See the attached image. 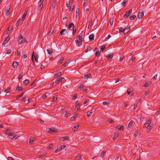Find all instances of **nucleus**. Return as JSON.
<instances>
[{
  "label": "nucleus",
  "mask_w": 160,
  "mask_h": 160,
  "mask_svg": "<svg viewBox=\"0 0 160 160\" xmlns=\"http://www.w3.org/2000/svg\"><path fill=\"white\" fill-rule=\"evenodd\" d=\"M78 39L76 40L75 42L77 46L78 47L81 46L83 38L82 36L78 35Z\"/></svg>",
  "instance_id": "1"
},
{
  "label": "nucleus",
  "mask_w": 160,
  "mask_h": 160,
  "mask_svg": "<svg viewBox=\"0 0 160 160\" xmlns=\"http://www.w3.org/2000/svg\"><path fill=\"white\" fill-rule=\"evenodd\" d=\"M27 42L26 40L22 37V35H20L19 38L18 40V43L19 44H21L23 42Z\"/></svg>",
  "instance_id": "2"
},
{
  "label": "nucleus",
  "mask_w": 160,
  "mask_h": 160,
  "mask_svg": "<svg viewBox=\"0 0 160 160\" xmlns=\"http://www.w3.org/2000/svg\"><path fill=\"white\" fill-rule=\"evenodd\" d=\"M54 78H57L58 77L60 76L61 75V72L59 71H57L54 72Z\"/></svg>",
  "instance_id": "3"
},
{
  "label": "nucleus",
  "mask_w": 160,
  "mask_h": 160,
  "mask_svg": "<svg viewBox=\"0 0 160 160\" xmlns=\"http://www.w3.org/2000/svg\"><path fill=\"white\" fill-rule=\"evenodd\" d=\"M66 147V146L65 145H62L59 147H58L57 150L55 151V153H57L59 151L63 149L64 148Z\"/></svg>",
  "instance_id": "4"
},
{
  "label": "nucleus",
  "mask_w": 160,
  "mask_h": 160,
  "mask_svg": "<svg viewBox=\"0 0 160 160\" xmlns=\"http://www.w3.org/2000/svg\"><path fill=\"white\" fill-rule=\"evenodd\" d=\"M56 130L54 128H49L46 129V131L48 132L51 133L52 132H56Z\"/></svg>",
  "instance_id": "5"
},
{
  "label": "nucleus",
  "mask_w": 160,
  "mask_h": 160,
  "mask_svg": "<svg viewBox=\"0 0 160 160\" xmlns=\"http://www.w3.org/2000/svg\"><path fill=\"white\" fill-rule=\"evenodd\" d=\"M10 37L9 35H8L6 38L5 39L4 41L3 44L2 45H5V44H6L8 42L9 40L10 39Z\"/></svg>",
  "instance_id": "6"
},
{
  "label": "nucleus",
  "mask_w": 160,
  "mask_h": 160,
  "mask_svg": "<svg viewBox=\"0 0 160 160\" xmlns=\"http://www.w3.org/2000/svg\"><path fill=\"white\" fill-rule=\"evenodd\" d=\"M68 28L69 29H71V28H72V30H76V28H75L74 26V25L72 23H70L68 26Z\"/></svg>",
  "instance_id": "7"
},
{
  "label": "nucleus",
  "mask_w": 160,
  "mask_h": 160,
  "mask_svg": "<svg viewBox=\"0 0 160 160\" xmlns=\"http://www.w3.org/2000/svg\"><path fill=\"white\" fill-rule=\"evenodd\" d=\"M78 102V101H77L76 102V105L75 108V109L77 111H78V110L80 109V105L78 103H77V102Z\"/></svg>",
  "instance_id": "8"
},
{
  "label": "nucleus",
  "mask_w": 160,
  "mask_h": 160,
  "mask_svg": "<svg viewBox=\"0 0 160 160\" xmlns=\"http://www.w3.org/2000/svg\"><path fill=\"white\" fill-rule=\"evenodd\" d=\"M63 79H64V78L63 77L58 78L56 80L55 83H58L60 82Z\"/></svg>",
  "instance_id": "9"
},
{
  "label": "nucleus",
  "mask_w": 160,
  "mask_h": 160,
  "mask_svg": "<svg viewBox=\"0 0 160 160\" xmlns=\"http://www.w3.org/2000/svg\"><path fill=\"white\" fill-rule=\"evenodd\" d=\"M7 8H8V9L6 10L5 11V14L6 16H8L10 13V6H8Z\"/></svg>",
  "instance_id": "10"
},
{
  "label": "nucleus",
  "mask_w": 160,
  "mask_h": 160,
  "mask_svg": "<svg viewBox=\"0 0 160 160\" xmlns=\"http://www.w3.org/2000/svg\"><path fill=\"white\" fill-rule=\"evenodd\" d=\"M9 136L10 137V138L12 139H13L14 138L16 137V134L15 133L12 132L11 133H10V135Z\"/></svg>",
  "instance_id": "11"
},
{
  "label": "nucleus",
  "mask_w": 160,
  "mask_h": 160,
  "mask_svg": "<svg viewBox=\"0 0 160 160\" xmlns=\"http://www.w3.org/2000/svg\"><path fill=\"white\" fill-rule=\"evenodd\" d=\"M144 13L143 12H141L139 13L138 15V17L139 19L141 18L143 16Z\"/></svg>",
  "instance_id": "12"
},
{
  "label": "nucleus",
  "mask_w": 160,
  "mask_h": 160,
  "mask_svg": "<svg viewBox=\"0 0 160 160\" xmlns=\"http://www.w3.org/2000/svg\"><path fill=\"white\" fill-rule=\"evenodd\" d=\"M130 14L127 11L124 14L123 16V18H125L129 16Z\"/></svg>",
  "instance_id": "13"
},
{
  "label": "nucleus",
  "mask_w": 160,
  "mask_h": 160,
  "mask_svg": "<svg viewBox=\"0 0 160 160\" xmlns=\"http://www.w3.org/2000/svg\"><path fill=\"white\" fill-rule=\"evenodd\" d=\"M27 13V11H25L23 13V16H22V21H24L25 18L26 17Z\"/></svg>",
  "instance_id": "14"
},
{
  "label": "nucleus",
  "mask_w": 160,
  "mask_h": 160,
  "mask_svg": "<svg viewBox=\"0 0 160 160\" xmlns=\"http://www.w3.org/2000/svg\"><path fill=\"white\" fill-rule=\"evenodd\" d=\"M81 155L79 154L75 158V160H80L81 158Z\"/></svg>",
  "instance_id": "15"
},
{
  "label": "nucleus",
  "mask_w": 160,
  "mask_h": 160,
  "mask_svg": "<svg viewBox=\"0 0 160 160\" xmlns=\"http://www.w3.org/2000/svg\"><path fill=\"white\" fill-rule=\"evenodd\" d=\"M18 65V63L17 62H14L12 64V67L14 68H17Z\"/></svg>",
  "instance_id": "16"
},
{
  "label": "nucleus",
  "mask_w": 160,
  "mask_h": 160,
  "mask_svg": "<svg viewBox=\"0 0 160 160\" xmlns=\"http://www.w3.org/2000/svg\"><path fill=\"white\" fill-rule=\"evenodd\" d=\"M116 128L118 130H122L124 129V127L122 126H118L116 127Z\"/></svg>",
  "instance_id": "17"
},
{
  "label": "nucleus",
  "mask_w": 160,
  "mask_h": 160,
  "mask_svg": "<svg viewBox=\"0 0 160 160\" xmlns=\"http://www.w3.org/2000/svg\"><path fill=\"white\" fill-rule=\"evenodd\" d=\"M131 26H130L128 28H121L120 29H119V30H127L128 29L129 30H130L131 28Z\"/></svg>",
  "instance_id": "18"
},
{
  "label": "nucleus",
  "mask_w": 160,
  "mask_h": 160,
  "mask_svg": "<svg viewBox=\"0 0 160 160\" xmlns=\"http://www.w3.org/2000/svg\"><path fill=\"white\" fill-rule=\"evenodd\" d=\"M133 123H134L133 121L132 120H131L130 122L129 123H128V128H131L132 127V125L133 124Z\"/></svg>",
  "instance_id": "19"
},
{
  "label": "nucleus",
  "mask_w": 160,
  "mask_h": 160,
  "mask_svg": "<svg viewBox=\"0 0 160 160\" xmlns=\"http://www.w3.org/2000/svg\"><path fill=\"white\" fill-rule=\"evenodd\" d=\"M107 58L108 59H111L113 57V54H109L108 55H107Z\"/></svg>",
  "instance_id": "20"
},
{
  "label": "nucleus",
  "mask_w": 160,
  "mask_h": 160,
  "mask_svg": "<svg viewBox=\"0 0 160 160\" xmlns=\"http://www.w3.org/2000/svg\"><path fill=\"white\" fill-rule=\"evenodd\" d=\"M36 140L35 138H30L29 140V143H32Z\"/></svg>",
  "instance_id": "21"
},
{
  "label": "nucleus",
  "mask_w": 160,
  "mask_h": 160,
  "mask_svg": "<svg viewBox=\"0 0 160 160\" xmlns=\"http://www.w3.org/2000/svg\"><path fill=\"white\" fill-rule=\"evenodd\" d=\"M38 4H39V7H38V10H40L42 7H43V4L42 3H38Z\"/></svg>",
  "instance_id": "22"
},
{
  "label": "nucleus",
  "mask_w": 160,
  "mask_h": 160,
  "mask_svg": "<svg viewBox=\"0 0 160 160\" xmlns=\"http://www.w3.org/2000/svg\"><path fill=\"white\" fill-rule=\"evenodd\" d=\"M48 53L49 54H51L52 53V50L51 48H49L47 49Z\"/></svg>",
  "instance_id": "23"
},
{
  "label": "nucleus",
  "mask_w": 160,
  "mask_h": 160,
  "mask_svg": "<svg viewBox=\"0 0 160 160\" xmlns=\"http://www.w3.org/2000/svg\"><path fill=\"white\" fill-rule=\"evenodd\" d=\"M92 113V110L90 111H89L87 112V115L88 117L90 116Z\"/></svg>",
  "instance_id": "24"
},
{
  "label": "nucleus",
  "mask_w": 160,
  "mask_h": 160,
  "mask_svg": "<svg viewBox=\"0 0 160 160\" xmlns=\"http://www.w3.org/2000/svg\"><path fill=\"white\" fill-rule=\"evenodd\" d=\"M78 125L75 126L74 128H72V130H73L74 131H77V130L78 129Z\"/></svg>",
  "instance_id": "25"
},
{
  "label": "nucleus",
  "mask_w": 160,
  "mask_h": 160,
  "mask_svg": "<svg viewBox=\"0 0 160 160\" xmlns=\"http://www.w3.org/2000/svg\"><path fill=\"white\" fill-rule=\"evenodd\" d=\"M89 39L90 40H93L94 39V35L91 34L89 36Z\"/></svg>",
  "instance_id": "26"
},
{
  "label": "nucleus",
  "mask_w": 160,
  "mask_h": 160,
  "mask_svg": "<svg viewBox=\"0 0 160 160\" xmlns=\"http://www.w3.org/2000/svg\"><path fill=\"white\" fill-rule=\"evenodd\" d=\"M29 82V80L28 79H26L23 82V84L26 85L28 84Z\"/></svg>",
  "instance_id": "27"
},
{
  "label": "nucleus",
  "mask_w": 160,
  "mask_h": 160,
  "mask_svg": "<svg viewBox=\"0 0 160 160\" xmlns=\"http://www.w3.org/2000/svg\"><path fill=\"white\" fill-rule=\"evenodd\" d=\"M152 129L151 126H150V125L148 126V128H147V129L146 131L147 132H149Z\"/></svg>",
  "instance_id": "28"
},
{
  "label": "nucleus",
  "mask_w": 160,
  "mask_h": 160,
  "mask_svg": "<svg viewBox=\"0 0 160 160\" xmlns=\"http://www.w3.org/2000/svg\"><path fill=\"white\" fill-rule=\"evenodd\" d=\"M114 19L113 18L110 19V25L111 26H112L113 24Z\"/></svg>",
  "instance_id": "29"
},
{
  "label": "nucleus",
  "mask_w": 160,
  "mask_h": 160,
  "mask_svg": "<svg viewBox=\"0 0 160 160\" xmlns=\"http://www.w3.org/2000/svg\"><path fill=\"white\" fill-rule=\"evenodd\" d=\"M63 139V140H69V137L67 136H65L62 138Z\"/></svg>",
  "instance_id": "30"
},
{
  "label": "nucleus",
  "mask_w": 160,
  "mask_h": 160,
  "mask_svg": "<svg viewBox=\"0 0 160 160\" xmlns=\"http://www.w3.org/2000/svg\"><path fill=\"white\" fill-rule=\"evenodd\" d=\"M53 147V145L52 144H50L47 147L48 149H52Z\"/></svg>",
  "instance_id": "31"
},
{
  "label": "nucleus",
  "mask_w": 160,
  "mask_h": 160,
  "mask_svg": "<svg viewBox=\"0 0 160 160\" xmlns=\"http://www.w3.org/2000/svg\"><path fill=\"white\" fill-rule=\"evenodd\" d=\"M105 152H106V150H103L102 151V154L101 155V157H102V158H103V156H104V154Z\"/></svg>",
  "instance_id": "32"
},
{
  "label": "nucleus",
  "mask_w": 160,
  "mask_h": 160,
  "mask_svg": "<svg viewBox=\"0 0 160 160\" xmlns=\"http://www.w3.org/2000/svg\"><path fill=\"white\" fill-rule=\"evenodd\" d=\"M100 54V51H97L95 52V55L98 57L99 56Z\"/></svg>",
  "instance_id": "33"
},
{
  "label": "nucleus",
  "mask_w": 160,
  "mask_h": 160,
  "mask_svg": "<svg viewBox=\"0 0 160 160\" xmlns=\"http://www.w3.org/2000/svg\"><path fill=\"white\" fill-rule=\"evenodd\" d=\"M136 18V16L135 15H133L132 16L130 17V19L131 20H134Z\"/></svg>",
  "instance_id": "34"
},
{
  "label": "nucleus",
  "mask_w": 160,
  "mask_h": 160,
  "mask_svg": "<svg viewBox=\"0 0 160 160\" xmlns=\"http://www.w3.org/2000/svg\"><path fill=\"white\" fill-rule=\"evenodd\" d=\"M22 89V88L21 86H18V88L17 89V91H21Z\"/></svg>",
  "instance_id": "35"
},
{
  "label": "nucleus",
  "mask_w": 160,
  "mask_h": 160,
  "mask_svg": "<svg viewBox=\"0 0 160 160\" xmlns=\"http://www.w3.org/2000/svg\"><path fill=\"white\" fill-rule=\"evenodd\" d=\"M118 137V135L117 134H115L113 137V139L114 140L116 139Z\"/></svg>",
  "instance_id": "36"
},
{
  "label": "nucleus",
  "mask_w": 160,
  "mask_h": 160,
  "mask_svg": "<svg viewBox=\"0 0 160 160\" xmlns=\"http://www.w3.org/2000/svg\"><path fill=\"white\" fill-rule=\"evenodd\" d=\"M126 2L127 0H123V2L122 3V5L124 7L125 6Z\"/></svg>",
  "instance_id": "37"
},
{
  "label": "nucleus",
  "mask_w": 160,
  "mask_h": 160,
  "mask_svg": "<svg viewBox=\"0 0 160 160\" xmlns=\"http://www.w3.org/2000/svg\"><path fill=\"white\" fill-rule=\"evenodd\" d=\"M108 121L110 122L111 123H112L114 122L113 120L111 118L108 119Z\"/></svg>",
  "instance_id": "38"
},
{
  "label": "nucleus",
  "mask_w": 160,
  "mask_h": 160,
  "mask_svg": "<svg viewBox=\"0 0 160 160\" xmlns=\"http://www.w3.org/2000/svg\"><path fill=\"white\" fill-rule=\"evenodd\" d=\"M57 99V98L56 97L55 95L53 96V98L52 99V102H54L55 100H56Z\"/></svg>",
  "instance_id": "39"
},
{
  "label": "nucleus",
  "mask_w": 160,
  "mask_h": 160,
  "mask_svg": "<svg viewBox=\"0 0 160 160\" xmlns=\"http://www.w3.org/2000/svg\"><path fill=\"white\" fill-rule=\"evenodd\" d=\"M53 32V31H49V32H48V35L50 36L52 35Z\"/></svg>",
  "instance_id": "40"
},
{
  "label": "nucleus",
  "mask_w": 160,
  "mask_h": 160,
  "mask_svg": "<svg viewBox=\"0 0 160 160\" xmlns=\"http://www.w3.org/2000/svg\"><path fill=\"white\" fill-rule=\"evenodd\" d=\"M149 83L148 82H145L144 86L145 87H147L149 86Z\"/></svg>",
  "instance_id": "41"
},
{
  "label": "nucleus",
  "mask_w": 160,
  "mask_h": 160,
  "mask_svg": "<svg viewBox=\"0 0 160 160\" xmlns=\"http://www.w3.org/2000/svg\"><path fill=\"white\" fill-rule=\"evenodd\" d=\"M149 124H148L147 123H145L144 125V126H143V127L144 128H148V126H149Z\"/></svg>",
  "instance_id": "42"
},
{
  "label": "nucleus",
  "mask_w": 160,
  "mask_h": 160,
  "mask_svg": "<svg viewBox=\"0 0 160 160\" xmlns=\"http://www.w3.org/2000/svg\"><path fill=\"white\" fill-rule=\"evenodd\" d=\"M23 93H22L20 95L17 96V98H16L17 99H19L21 97L23 96Z\"/></svg>",
  "instance_id": "43"
},
{
  "label": "nucleus",
  "mask_w": 160,
  "mask_h": 160,
  "mask_svg": "<svg viewBox=\"0 0 160 160\" xmlns=\"http://www.w3.org/2000/svg\"><path fill=\"white\" fill-rule=\"evenodd\" d=\"M11 89L10 88H9L7 89H6L5 90V91H4V92L6 93H8L10 92V89Z\"/></svg>",
  "instance_id": "44"
},
{
  "label": "nucleus",
  "mask_w": 160,
  "mask_h": 160,
  "mask_svg": "<svg viewBox=\"0 0 160 160\" xmlns=\"http://www.w3.org/2000/svg\"><path fill=\"white\" fill-rule=\"evenodd\" d=\"M20 21H21V20L20 19H19L18 20V21H17V23L16 24V26H18L19 25Z\"/></svg>",
  "instance_id": "45"
},
{
  "label": "nucleus",
  "mask_w": 160,
  "mask_h": 160,
  "mask_svg": "<svg viewBox=\"0 0 160 160\" xmlns=\"http://www.w3.org/2000/svg\"><path fill=\"white\" fill-rule=\"evenodd\" d=\"M89 75L88 74H87L86 75H85L84 76V79H88L89 78Z\"/></svg>",
  "instance_id": "46"
},
{
  "label": "nucleus",
  "mask_w": 160,
  "mask_h": 160,
  "mask_svg": "<svg viewBox=\"0 0 160 160\" xmlns=\"http://www.w3.org/2000/svg\"><path fill=\"white\" fill-rule=\"evenodd\" d=\"M64 59V57H62L59 60V62L61 63Z\"/></svg>",
  "instance_id": "47"
},
{
  "label": "nucleus",
  "mask_w": 160,
  "mask_h": 160,
  "mask_svg": "<svg viewBox=\"0 0 160 160\" xmlns=\"http://www.w3.org/2000/svg\"><path fill=\"white\" fill-rule=\"evenodd\" d=\"M12 132H9L8 130L6 131L5 133L7 134H9V136L10 135V133H11Z\"/></svg>",
  "instance_id": "48"
},
{
  "label": "nucleus",
  "mask_w": 160,
  "mask_h": 160,
  "mask_svg": "<svg viewBox=\"0 0 160 160\" xmlns=\"http://www.w3.org/2000/svg\"><path fill=\"white\" fill-rule=\"evenodd\" d=\"M105 45L102 46L100 48V50L102 51L103 50L105 49Z\"/></svg>",
  "instance_id": "49"
},
{
  "label": "nucleus",
  "mask_w": 160,
  "mask_h": 160,
  "mask_svg": "<svg viewBox=\"0 0 160 160\" xmlns=\"http://www.w3.org/2000/svg\"><path fill=\"white\" fill-rule=\"evenodd\" d=\"M67 31H61V32H60V35H62V34H65V33H63V32H64L65 31H66V33H67Z\"/></svg>",
  "instance_id": "50"
},
{
  "label": "nucleus",
  "mask_w": 160,
  "mask_h": 160,
  "mask_svg": "<svg viewBox=\"0 0 160 160\" xmlns=\"http://www.w3.org/2000/svg\"><path fill=\"white\" fill-rule=\"evenodd\" d=\"M126 31H119V32L120 33V34L122 35L123 34V33H124Z\"/></svg>",
  "instance_id": "51"
},
{
  "label": "nucleus",
  "mask_w": 160,
  "mask_h": 160,
  "mask_svg": "<svg viewBox=\"0 0 160 160\" xmlns=\"http://www.w3.org/2000/svg\"><path fill=\"white\" fill-rule=\"evenodd\" d=\"M77 116V115H73L71 118V119H73L74 118H76Z\"/></svg>",
  "instance_id": "52"
},
{
  "label": "nucleus",
  "mask_w": 160,
  "mask_h": 160,
  "mask_svg": "<svg viewBox=\"0 0 160 160\" xmlns=\"http://www.w3.org/2000/svg\"><path fill=\"white\" fill-rule=\"evenodd\" d=\"M89 101V99H86L84 102V104H85L87 102H88Z\"/></svg>",
  "instance_id": "53"
},
{
  "label": "nucleus",
  "mask_w": 160,
  "mask_h": 160,
  "mask_svg": "<svg viewBox=\"0 0 160 160\" xmlns=\"http://www.w3.org/2000/svg\"><path fill=\"white\" fill-rule=\"evenodd\" d=\"M111 37V36L109 34L108 35V36L106 38V39L105 40V41H107L108 39H109Z\"/></svg>",
  "instance_id": "54"
},
{
  "label": "nucleus",
  "mask_w": 160,
  "mask_h": 160,
  "mask_svg": "<svg viewBox=\"0 0 160 160\" xmlns=\"http://www.w3.org/2000/svg\"><path fill=\"white\" fill-rule=\"evenodd\" d=\"M77 96V94H74V95L72 97V98L73 99H74L76 98Z\"/></svg>",
  "instance_id": "55"
},
{
  "label": "nucleus",
  "mask_w": 160,
  "mask_h": 160,
  "mask_svg": "<svg viewBox=\"0 0 160 160\" xmlns=\"http://www.w3.org/2000/svg\"><path fill=\"white\" fill-rule=\"evenodd\" d=\"M157 75L156 74L155 75L153 78V79L154 80H155L157 78Z\"/></svg>",
  "instance_id": "56"
},
{
  "label": "nucleus",
  "mask_w": 160,
  "mask_h": 160,
  "mask_svg": "<svg viewBox=\"0 0 160 160\" xmlns=\"http://www.w3.org/2000/svg\"><path fill=\"white\" fill-rule=\"evenodd\" d=\"M151 122V121L150 120H149L147 121L146 123H147L148 124H149V125H150Z\"/></svg>",
  "instance_id": "57"
},
{
  "label": "nucleus",
  "mask_w": 160,
  "mask_h": 160,
  "mask_svg": "<svg viewBox=\"0 0 160 160\" xmlns=\"http://www.w3.org/2000/svg\"><path fill=\"white\" fill-rule=\"evenodd\" d=\"M11 50L10 49H9L7 51V54H9L11 53Z\"/></svg>",
  "instance_id": "58"
},
{
  "label": "nucleus",
  "mask_w": 160,
  "mask_h": 160,
  "mask_svg": "<svg viewBox=\"0 0 160 160\" xmlns=\"http://www.w3.org/2000/svg\"><path fill=\"white\" fill-rule=\"evenodd\" d=\"M68 66V64H67V63L65 62L62 65V67H64L66 66Z\"/></svg>",
  "instance_id": "59"
},
{
  "label": "nucleus",
  "mask_w": 160,
  "mask_h": 160,
  "mask_svg": "<svg viewBox=\"0 0 160 160\" xmlns=\"http://www.w3.org/2000/svg\"><path fill=\"white\" fill-rule=\"evenodd\" d=\"M23 77V76L22 74H20L18 77V80H20L21 78H22V77Z\"/></svg>",
  "instance_id": "60"
},
{
  "label": "nucleus",
  "mask_w": 160,
  "mask_h": 160,
  "mask_svg": "<svg viewBox=\"0 0 160 160\" xmlns=\"http://www.w3.org/2000/svg\"><path fill=\"white\" fill-rule=\"evenodd\" d=\"M47 97L46 95L45 94H44L43 95L42 98L43 99H45Z\"/></svg>",
  "instance_id": "61"
},
{
  "label": "nucleus",
  "mask_w": 160,
  "mask_h": 160,
  "mask_svg": "<svg viewBox=\"0 0 160 160\" xmlns=\"http://www.w3.org/2000/svg\"><path fill=\"white\" fill-rule=\"evenodd\" d=\"M8 160H14L13 158L11 157H8Z\"/></svg>",
  "instance_id": "62"
},
{
  "label": "nucleus",
  "mask_w": 160,
  "mask_h": 160,
  "mask_svg": "<svg viewBox=\"0 0 160 160\" xmlns=\"http://www.w3.org/2000/svg\"><path fill=\"white\" fill-rule=\"evenodd\" d=\"M69 113L68 112L66 111V113H65V117H67L68 116Z\"/></svg>",
  "instance_id": "63"
},
{
  "label": "nucleus",
  "mask_w": 160,
  "mask_h": 160,
  "mask_svg": "<svg viewBox=\"0 0 160 160\" xmlns=\"http://www.w3.org/2000/svg\"><path fill=\"white\" fill-rule=\"evenodd\" d=\"M123 58H124L123 56H122V57H121L120 59V61L122 62V60H123Z\"/></svg>",
  "instance_id": "64"
}]
</instances>
